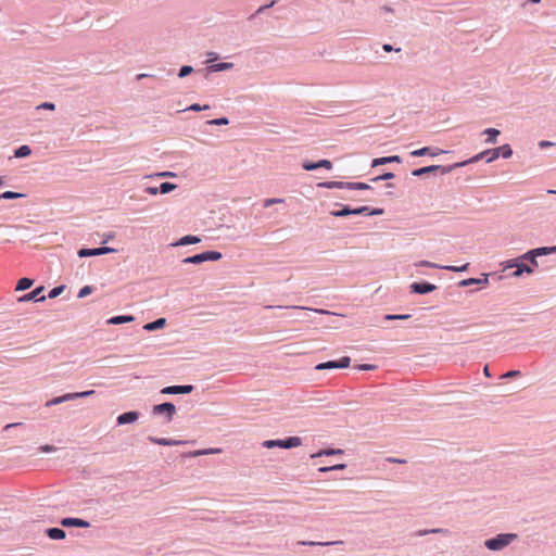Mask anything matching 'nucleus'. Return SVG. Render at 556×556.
I'll use <instances>...</instances> for the list:
<instances>
[{
  "instance_id": "nucleus-1",
  "label": "nucleus",
  "mask_w": 556,
  "mask_h": 556,
  "mask_svg": "<svg viewBox=\"0 0 556 556\" xmlns=\"http://www.w3.org/2000/svg\"><path fill=\"white\" fill-rule=\"evenodd\" d=\"M516 538L517 535L513 533L498 534L496 538L486 540L484 545L491 551H500L509 545Z\"/></svg>"
},
{
  "instance_id": "nucleus-2",
  "label": "nucleus",
  "mask_w": 556,
  "mask_h": 556,
  "mask_svg": "<svg viewBox=\"0 0 556 556\" xmlns=\"http://www.w3.org/2000/svg\"><path fill=\"white\" fill-rule=\"evenodd\" d=\"M301 444L302 440L299 437H290L283 440H266L263 442V446L267 448H293L300 446Z\"/></svg>"
},
{
  "instance_id": "nucleus-3",
  "label": "nucleus",
  "mask_w": 556,
  "mask_h": 556,
  "mask_svg": "<svg viewBox=\"0 0 556 556\" xmlns=\"http://www.w3.org/2000/svg\"><path fill=\"white\" fill-rule=\"evenodd\" d=\"M222 258V253L217 251H206L193 256L186 257L182 262L190 264H200L206 261H218Z\"/></svg>"
},
{
  "instance_id": "nucleus-4",
  "label": "nucleus",
  "mask_w": 556,
  "mask_h": 556,
  "mask_svg": "<svg viewBox=\"0 0 556 556\" xmlns=\"http://www.w3.org/2000/svg\"><path fill=\"white\" fill-rule=\"evenodd\" d=\"M93 393H94L93 390L84 391V392L67 393V394H64V395H61V396H56V397L48 401L46 403V406L50 407L52 405H58V404H61V403L66 402V401H71V400H75V399H80V397H87V396H89V395H91Z\"/></svg>"
},
{
  "instance_id": "nucleus-5",
  "label": "nucleus",
  "mask_w": 556,
  "mask_h": 556,
  "mask_svg": "<svg viewBox=\"0 0 556 556\" xmlns=\"http://www.w3.org/2000/svg\"><path fill=\"white\" fill-rule=\"evenodd\" d=\"M152 413L154 415L165 414L166 420L169 422L173 420L174 415L176 414V407L172 403H163V404L154 405L152 408Z\"/></svg>"
},
{
  "instance_id": "nucleus-6",
  "label": "nucleus",
  "mask_w": 556,
  "mask_h": 556,
  "mask_svg": "<svg viewBox=\"0 0 556 556\" xmlns=\"http://www.w3.org/2000/svg\"><path fill=\"white\" fill-rule=\"evenodd\" d=\"M351 359L348 356L340 358L339 361H329L326 363L318 364L315 369L324 370V369H337V368H348L350 366Z\"/></svg>"
},
{
  "instance_id": "nucleus-7",
  "label": "nucleus",
  "mask_w": 556,
  "mask_h": 556,
  "mask_svg": "<svg viewBox=\"0 0 556 556\" xmlns=\"http://www.w3.org/2000/svg\"><path fill=\"white\" fill-rule=\"evenodd\" d=\"M115 252L113 248L104 247V248H96V249H80L78 251L79 257H87V256H98L102 254H108Z\"/></svg>"
},
{
  "instance_id": "nucleus-8",
  "label": "nucleus",
  "mask_w": 556,
  "mask_h": 556,
  "mask_svg": "<svg viewBox=\"0 0 556 556\" xmlns=\"http://www.w3.org/2000/svg\"><path fill=\"white\" fill-rule=\"evenodd\" d=\"M488 153H491L490 157L486 160L489 163L490 162H493L495 161L498 156H500V149H494L492 151H484V152H481L477 155H475L472 159H470L469 161H466V162H462L459 164H456V166H464L466 165L467 163H472V162H477L479 160H481L485 154Z\"/></svg>"
},
{
  "instance_id": "nucleus-9",
  "label": "nucleus",
  "mask_w": 556,
  "mask_h": 556,
  "mask_svg": "<svg viewBox=\"0 0 556 556\" xmlns=\"http://www.w3.org/2000/svg\"><path fill=\"white\" fill-rule=\"evenodd\" d=\"M417 266H426V267H431V268H443V269H446V270H451V271H464L468 268L469 264H465L460 267L458 266H452V265H448V266H439L434 263H431L429 261H420L419 263L416 264Z\"/></svg>"
},
{
  "instance_id": "nucleus-10",
  "label": "nucleus",
  "mask_w": 556,
  "mask_h": 556,
  "mask_svg": "<svg viewBox=\"0 0 556 556\" xmlns=\"http://www.w3.org/2000/svg\"><path fill=\"white\" fill-rule=\"evenodd\" d=\"M192 390H193V386H191V384L172 386V387H166V388L162 389L161 392L163 394H187V393L192 392Z\"/></svg>"
},
{
  "instance_id": "nucleus-11",
  "label": "nucleus",
  "mask_w": 556,
  "mask_h": 556,
  "mask_svg": "<svg viewBox=\"0 0 556 556\" xmlns=\"http://www.w3.org/2000/svg\"><path fill=\"white\" fill-rule=\"evenodd\" d=\"M410 289L415 293L425 294L434 291L437 286L429 282H414L410 285Z\"/></svg>"
},
{
  "instance_id": "nucleus-12",
  "label": "nucleus",
  "mask_w": 556,
  "mask_h": 556,
  "mask_svg": "<svg viewBox=\"0 0 556 556\" xmlns=\"http://www.w3.org/2000/svg\"><path fill=\"white\" fill-rule=\"evenodd\" d=\"M45 288L43 287H37L36 289H34L31 292L23 295L20 301H43L46 299V296L41 295V293L43 292Z\"/></svg>"
},
{
  "instance_id": "nucleus-13",
  "label": "nucleus",
  "mask_w": 556,
  "mask_h": 556,
  "mask_svg": "<svg viewBox=\"0 0 556 556\" xmlns=\"http://www.w3.org/2000/svg\"><path fill=\"white\" fill-rule=\"evenodd\" d=\"M61 525L63 527H79V528L89 527V523L87 521L79 519V518H64L61 520Z\"/></svg>"
},
{
  "instance_id": "nucleus-14",
  "label": "nucleus",
  "mask_w": 556,
  "mask_h": 556,
  "mask_svg": "<svg viewBox=\"0 0 556 556\" xmlns=\"http://www.w3.org/2000/svg\"><path fill=\"white\" fill-rule=\"evenodd\" d=\"M555 251H556V247L555 248H539V249H534V250H531V251L527 252L526 254L522 255V257H527L528 255H532V263L534 265H538V263L535 261L536 256L543 255V254H547L549 252H555Z\"/></svg>"
},
{
  "instance_id": "nucleus-15",
  "label": "nucleus",
  "mask_w": 556,
  "mask_h": 556,
  "mask_svg": "<svg viewBox=\"0 0 556 556\" xmlns=\"http://www.w3.org/2000/svg\"><path fill=\"white\" fill-rule=\"evenodd\" d=\"M139 418V414L137 412H127L117 417L118 425H125L136 421Z\"/></svg>"
},
{
  "instance_id": "nucleus-16",
  "label": "nucleus",
  "mask_w": 556,
  "mask_h": 556,
  "mask_svg": "<svg viewBox=\"0 0 556 556\" xmlns=\"http://www.w3.org/2000/svg\"><path fill=\"white\" fill-rule=\"evenodd\" d=\"M443 152L444 151H442L440 149L431 150L430 148L425 147V148H421V149H418V150H414L410 153V155H413V156H422V155L429 154V155L435 156V155H439L440 153H443Z\"/></svg>"
},
{
  "instance_id": "nucleus-17",
  "label": "nucleus",
  "mask_w": 556,
  "mask_h": 556,
  "mask_svg": "<svg viewBox=\"0 0 556 556\" xmlns=\"http://www.w3.org/2000/svg\"><path fill=\"white\" fill-rule=\"evenodd\" d=\"M149 440L152 443H155L159 445H165V446L179 445L182 443V441H178V440H170V439H165V438H154V437H149Z\"/></svg>"
},
{
  "instance_id": "nucleus-18",
  "label": "nucleus",
  "mask_w": 556,
  "mask_h": 556,
  "mask_svg": "<svg viewBox=\"0 0 556 556\" xmlns=\"http://www.w3.org/2000/svg\"><path fill=\"white\" fill-rule=\"evenodd\" d=\"M135 320V317L131 315H121V316H114L108 320V324L110 325H121L125 323H131Z\"/></svg>"
},
{
  "instance_id": "nucleus-19",
  "label": "nucleus",
  "mask_w": 556,
  "mask_h": 556,
  "mask_svg": "<svg viewBox=\"0 0 556 556\" xmlns=\"http://www.w3.org/2000/svg\"><path fill=\"white\" fill-rule=\"evenodd\" d=\"M166 325L165 318H159L155 321L148 323L143 326V329L147 331H153L156 329H162Z\"/></svg>"
},
{
  "instance_id": "nucleus-20",
  "label": "nucleus",
  "mask_w": 556,
  "mask_h": 556,
  "mask_svg": "<svg viewBox=\"0 0 556 556\" xmlns=\"http://www.w3.org/2000/svg\"><path fill=\"white\" fill-rule=\"evenodd\" d=\"M382 213H383V210H381V208H375L372 211H369V208L367 206H361V207H357V208H353V214L354 215H361V214L380 215Z\"/></svg>"
},
{
  "instance_id": "nucleus-21",
  "label": "nucleus",
  "mask_w": 556,
  "mask_h": 556,
  "mask_svg": "<svg viewBox=\"0 0 556 556\" xmlns=\"http://www.w3.org/2000/svg\"><path fill=\"white\" fill-rule=\"evenodd\" d=\"M47 535L52 540L65 539V531L59 528H50L46 531Z\"/></svg>"
},
{
  "instance_id": "nucleus-22",
  "label": "nucleus",
  "mask_w": 556,
  "mask_h": 556,
  "mask_svg": "<svg viewBox=\"0 0 556 556\" xmlns=\"http://www.w3.org/2000/svg\"><path fill=\"white\" fill-rule=\"evenodd\" d=\"M439 168H440L439 165H430V166L415 169V170H413L412 174H413V176L420 177L425 174L437 172Z\"/></svg>"
},
{
  "instance_id": "nucleus-23",
  "label": "nucleus",
  "mask_w": 556,
  "mask_h": 556,
  "mask_svg": "<svg viewBox=\"0 0 556 556\" xmlns=\"http://www.w3.org/2000/svg\"><path fill=\"white\" fill-rule=\"evenodd\" d=\"M488 282H489V280H488V277L485 276L483 279H478V278L464 279L458 285L460 287H467V286H470V285H478V283L488 285Z\"/></svg>"
},
{
  "instance_id": "nucleus-24",
  "label": "nucleus",
  "mask_w": 556,
  "mask_h": 556,
  "mask_svg": "<svg viewBox=\"0 0 556 556\" xmlns=\"http://www.w3.org/2000/svg\"><path fill=\"white\" fill-rule=\"evenodd\" d=\"M516 268L517 269L513 273L514 277H520L523 273H528V274L533 273V269L531 267H529L528 265L522 264V263L521 264L517 263Z\"/></svg>"
},
{
  "instance_id": "nucleus-25",
  "label": "nucleus",
  "mask_w": 556,
  "mask_h": 556,
  "mask_svg": "<svg viewBox=\"0 0 556 556\" xmlns=\"http://www.w3.org/2000/svg\"><path fill=\"white\" fill-rule=\"evenodd\" d=\"M34 281L29 278H21L18 281H17V285H16V288L15 290L16 291H23V290H27L29 289L31 286H33Z\"/></svg>"
},
{
  "instance_id": "nucleus-26",
  "label": "nucleus",
  "mask_w": 556,
  "mask_h": 556,
  "mask_svg": "<svg viewBox=\"0 0 556 556\" xmlns=\"http://www.w3.org/2000/svg\"><path fill=\"white\" fill-rule=\"evenodd\" d=\"M30 153L31 149L28 146L24 144L14 151V156L21 159L30 155Z\"/></svg>"
},
{
  "instance_id": "nucleus-27",
  "label": "nucleus",
  "mask_w": 556,
  "mask_h": 556,
  "mask_svg": "<svg viewBox=\"0 0 556 556\" xmlns=\"http://www.w3.org/2000/svg\"><path fill=\"white\" fill-rule=\"evenodd\" d=\"M200 241H201V239L199 237H195V236H185V237H182L179 240L177 245L195 244V243H199Z\"/></svg>"
},
{
  "instance_id": "nucleus-28",
  "label": "nucleus",
  "mask_w": 556,
  "mask_h": 556,
  "mask_svg": "<svg viewBox=\"0 0 556 556\" xmlns=\"http://www.w3.org/2000/svg\"><path fill=\"white\" fill-rule=\"evenodd\" d=\"M346 184L348 182H342V181H327V182L319 184V187H324L327 189H334V188L342 189V188H346Z\"/></svg>"
},
{
  "instance_id": "nucleus-29",
  "label": "nucleus",
  "mask_w": 556,
  "mask_h": 556,
  "mask_svg": "<svg viewBox=\"0 0 556 556\" xmlns=\"http://www.w3.org/2000/svg\"><path fill=\"white\" fill-rule=\"evenodd\" d=\"M483 134L488 135V142L489 143H495L497 136L500 135V130L495 128H488L483 131Z\"/></svg>"
},
{
  "instance_id": "nucleus-30",
  "label": "nucleus",
  "mask_w": 556,
  "mask_h": 556,
  "mask_svg": "<svg viewBox=\"0 0 556 556\" xmlns=\"http://www.w3.org/2000/svg\"><path fill=\"white\" fill-rule=\"evenodd\" d=\"M338 543H342V541L340 542H314V541H300L299 544H302V545H309V546H315V545H323V546H328V545H333V544H338Z\"/></svg>"
},
{
  "instance_id": "nucleus-31",
  "label": "nucleus",
  "mask_w": 556,
  "mask_h": 556,
  "mask_svg": "<svg viewBox=\"0 0 556 556\" xmlns=\"http://www.w3.org/2000/svg\"><path fill=\"white\" fill-rule=\"evenodd\" d=\"M176 188H177V186L172 182H163L159 187L161 193H168V192L175 190Z\"/></svg>"
},
{
  "instance_id": "nucleus-32",
  "label": "nucleus",
  "mask_w": 556,
  "mask_h": 556,
  "mask_svg": "<svg viewBox=\"0 0 556 556\" xmlns=\"http://www.w3.org/2000/svg\"><path fill=\"white\" fill-rule=\"evenodd\" d=\"M231 67H232V63H218V64L212 65L210 67V71L219 72V71L229 70Z\"/></svg>"
},
{
  "instance_id": "nucleus-33",
  "label": "nucleus",
  "mask_w": 556,
  "mask_h": 556,
  "mask_svg": "<svg viewBox=\"0 0 556 556\" xmlns=\"http://www.w3.org/2000/svg\"><path fill=\"white\" fill-rule=\"evenodd\" d=\"M24 194L22 193H17V192H13V191H5L3 193L0 194V200L1 199H5V200H13V199H18V198H22Z\"/></svg>"
},
{
  "instance_id": "nucleus-34",
  "label": "nucleus",
  "mask_w": 556,
  "mask_h": 556,
  "mask_svg": "<svg viewBox=\"0 0 556 556\" xmlns=\"http://www.w3.org/2000/svg\"><path fill=\"white\" fill-rule=\"evenodd\" d=\"M346 188L349 189H358V190H367L370 189V186L365 182H349L346 184Z\"/></svg>"
},
{
  "instance_id": "nucleus-35",
  "label": "nucleus",
  "mask_w": 556,
  "mask_h": 556,
  "mask_svg": "<svg viewBox=\"0 0 556 556\" xmlns=\"http://www.w3.org/2000/svg\"><path fill=\"white\" fill-rule=\"evenodd\" d=\"M220 452H222L220 448H208V450L195 451V452L191 453V455L200 456V455H206V454H216V453H220Z\"/></svg>"
},
{
  "instance_id": "nucleus-36",
  "label": "nucleus",
  "mask_w": 556,
  "mask_h": 556,
  "mask_svg": "<svg viewBox=\"0 0 556 556\" xmlns=\"http://www.w3.org/2000/svg\"><path fill=\"white\" fill-rule=\"evenodd\" d=\"M343 453L342 450H332V448H329V450H323L314 455H312V457H318V456H323V455H333V454H341Z\"/></svg>"
},
{
  "instance_id": "nucleus-37",
  "label": "nucleus",
  "mask_w": 556,
  "mask_h": 556,
  "mask_svg": "<svg viewBox=\"0 0 556 556\" xmlns=\"http://www.w3.org/2000/svg\"><path fill=\"white\" fill-rule=\"evenodd\" d=\"M498 149H500V154H502V156L505 159L510 157L513 154V150L510 149V147L508 144H504V146L500 147Z\"/></svg>"
},
{
  "instance_id": "nucleus-38",
  "label": "nucleus",
  "mask_w": 556,
  "mask_h": 556,
  "mask_svg": "<svg viewBox=\"0 0 556 556\" xmlns=\"http://www.w3.org/2000/svg\"><path fill=\"white\" fill-rule=\"evenodd\" d=\"M331 214L337 217H344V216L353 214V210L345 206L340 211L332 212Z\"/></svg>"
},
{
  "instance_id": "nucleus-39",
  "label": "nucleus",
  "mask_w": 556,
  "mask_h": 556,
  "mask_svg": "<svg viewBox=\"0 0 556 556\" xmlns=\"http://www.w3.org/2000/svg\"><path fill=\"white\" fill-rule=\"evenodd\" d=\"M64 288H65L64 286H59V287L53 288L49 292L48 296L50 299H55L56 296H59L63 292Z\"/></svg>"
},
{
  "instance_id": "nucleus-40",
  "label": "nucleus",
  "mask_w": 556,
  "mask_h": 556,
  "mask_svg": "<svg viewBox=\"0 0 556 556\" xmlns=\"http://www.w3.org/2000/svg\"><path fill=\"white\" fill-rule=\"evenodd\" d=\"M92 292V288L90 286L83 287L78 292V298L83 299L89 295Z\"/></svg>"
},
{
  "instance_id": "nucleus-41",
  "label": "nucleus",
  "mask_w": 556,
  "mask_h": 556,
  "mask_svg": "<svg viewBox=\"0 0 556 556\" xmlns=\"http://www.w3.org/2000/svg\"><path fill=\"white\" fill-rule=\"evenodd\" d=\"M229 121L226 117L215 118L207 122L210 125H227Z\"/></svg>"
},
{
  "instance_id": "nucleus-42",
  "label": "nucleus",
  "mask_w": 556,
  "mask_h": 556,
  "mask_svg": "<svg viewBox=\"0 0 556 556\" xmlns=\"http://www.w3.org/2000/svg\"><path fill=\"white\" fill-rule=\"evenodd\" d=\"M283 199H278V198H273V199H266L264 201V206L265 207H269L271 206L273 204H277V203H283Z\"/></svg>"
},
{
  "instance_id": "nucleus-43",
  "label": "nucleus",
  "mask_w": 556,
  "mask_h": 556,
  "mask_svg": "<svg viewBox=\"0 0 556 556\" xmlns=\"http://www.w3.org/2000/svg\"><path fill=\"white\" fill-rule=\"evenodd\" d=\"M344 468H345V465L340 464V465H334V466H331V467H321V468H319V471L327 472L329 470H342Z\"/></svg>"
},
{
  "instance_id": "nucleus-44",
  "label": "nucleus",
  "mask_w": 556,
  "mask_h": 556,
  "mask_svg": "<svg viewBox=\"0 0 556 556\" xmlns=\"http://www.w3.org/2000/svg\"><path fill=\"white\" fill-rule=\"evenodd\" d=\"M192 71H193V68L191 66L185 65L180 68L178 76L185 77V76L189 75L190 73H192Z\"/></svg>"
},
{
  "instance_id": "nucleus-45",
  "label": "nucleus",
  "mask_w": 556,
  "mask_h": 556,
  "mask_svg": "<svg viewBox=\"0 0 556 556\" xmlns=\"http://www.w3.org/2000/svg\"><path fill=\"white\" fill-rule=\"evenodd\" d=\"M517 263H518V260H508L506 262H503L502 266H503V269L506 270L508 268L516 267Z\"/></svg>"
},
{
  "instance_id": "nucleus-46",
  "label": "nucleus",
  "mask_w": 556,
  "mask_h": 556,
  "mask_svg": "<svg viewBox=\"0 0 556 556\" xmlns=\"http://www.w3.org/2000/svg\"><path fill=\"white\" fill-rule=\"evenodd\" d=\"M50 110V111H54L55 110V105L51 102H43L41 104H39L37 106V110Z\"/></svg>"
},
{
  "instance_id": "nucleus-47",
  "label": "nucleus",
  "mask_w": 556,
  "mask_h": 556,
  "mask_svg": "<svg viewBox=\"0 0 556 556\" xmlns=\"http://www.w3.org/2000/svg\"><path fill=\"white\" fill-rule=\"evenodd\" d=\"M387 163H389V157H388V156L379 157V159H375V160L372 161L371 166H372V167H376V166H378V165H382V164H387Z\"/></svg>"
},
{
  "instance_id": "nucleus-48",
  "label": "nucleus",
  "mask_w": 556,
  "mask_h": 556,
  "mask_svg": "<svg viewBox=\"0 0 556 556\" xmlns=\"http://www.w3.org/2000/svg\"><path fill=\"white\" fill-rule=\"evenodd\" d=\"M392 178H394V174L386 173V174H383L381 176L372 178L371 180L372 181H379V180H386V179H392Z\"/></svg>"
},
{
  "instance_id": "nucleus-49",
  "label": "nucleus",
  "mask_w": 556,
  "mask_h": 556,
  "mask_svg": "<svg viewBox=\"0 0 556 556\" xmlns=\"http://www.w3.org/2000/svg\"><path fill=\"white\" fill-rule=\"evenodd\" d=\"M317 165H318V168L319 167H324V168H327V169H331L332 168V164L329 160H320L319 162H317Z\"/></svg>"
},
{
  "instance_id": "nucleus-50",
  "label": "nucleus",
  "mask_w": 556,
  "mask_h": 556,
  "mask_svg": "<svg viewBox=\"0 0 556 556\" xmlns=\"http://www.w3.org/2000/svg\"><path fill=\"white\" fill-rule=\"evenodd\" d=\"M445 532H446V530H444V529H432V530L419 531L418 535H425V534H428V533H445Z\"/></svg>"
},
{
  "instance_id": "nucleus-51",
  "label": "nucleus",
  "mask_w": 556,
  "mask_h": 556,
  "mask_svg": "<svg viewBox=\"0 0 556 556\" xmlns=\"http://www.w3.org/2000/svg\"><path fill=\"white\" fill-rule=\"evenodd\" d=\"M39 451L42 453H51L55 451V447L53 445L45 444L39 447Z\"/></svg>"
},
{
  "instance_id": "nucleus-52",
  "label": "nucleus",
  "mask_w": 556,
  "mask_h": 556,
  "mask_svg": "<svg viewBox=\"0 0 556 556\" xmlns=\"http://www.w3.org/2000/svg\"><path fill=\"white\" fill-rule=\"evenodd\" d=\"M303 168L305 170H313V169H317L318 165H317V163H311V162L306 161V162L303 163Z\"/></svg>"
},
{
  "instance_id": "nucleus-53",
  "label": "nucleus",
  "mask_w": 556,
  "mask_h": 556,
  "mask_svg": "<svg viewBox=\"0 0 556 556\" xmlns=\"http://www.w3.org/2000/svg\"><path fill=\"white\" fill-rule=\"evenodd\" d=\"M387 320H394V319H407L409 318V315H386L384 317Z\"/></svg>"
},
{
  "instance_id": "nucleus-54",
  "label": "nucleus",
  "mask_w": 556,
  "mask_h": 556,
  "mask_svg": "<svg viewBox=\"0 0 556 556\" xmlns=\"http://www.w3.org/2000/svg\"><path fill=\"white\" fill-rule=\"evenodd\" d=\"M520 371L519 370H510V371H507L506 374H504L502 376V378H514V377H518L520 376Z\"/></svg>"
},
{
  "instance_id": "nucleus-55",
  "label": "nucleus",
  "mask_w": 556,
  "mask_h": 556,
  "mask_svg": "<svg viewBox=\"0 0 556 556\" xmlns=\"http://www.w3.org/2000/svg\"><path fill=\"white\" fill-rule=\"evenodd\" d=\"M210 106L208 105H204V106H201L200 104H192L191 106H189V110L191 111H201V110H206L208 109Z\"/></svg>"
},
{
  "instance_id": "nucleus-56",
  "label": "nucleus",
  "mask_w": 556,
  "mask_h": 556,
  "mask_svg": "<svg viewBox=\"0 0 556 556\" xmlns=\"http://www.w3.org/2000/svg\"><path fill=\"white\" fill-rule=\"evenodd\" d=\"M552 146H554V142H552V141L542 140V141L539 142V147L541 149H545V148H548V147H552Z\"/></svg>"
},
{
  "instance_id": "nucleus-57",
  "label": "nucleus",
  "mask_w": 556,
  "mask_h": 556,
  "mask_svg": "<svg viewBox=\"0 0 556 556\" xmlns=\"http://www.w3.org/2000/svg\"><path fill=\"white\" fill-rule=\"evenodd\" d=\"M159 191H160V189H159V188H156V187H148V188H147V192H148V193H150V194H152V195L157 194V192H159Z\"/></svg>"
},
{
  "instance_id": "nucleus-58",
  "label": "nucleus",
  "mask_w": 556,
  "mask_h": 556,
  "mask_svg": "<svg viewBox=\"0 0 556 556\" xmlns=\"http://www.w3.org/2000/svg\"><path fill=\"white\" fill-rule=\"evenodd\" d=\"M358 368L362 370H371L375 368V366L370 365V364H364V365H361Z\"/></svg>"
},
{
  "instance_id": "nucleus-59",
  "label": "nucleus",
  "mask_w": 556,
  "mask_h": 556,
  "mask_svg": "<svg viewBox=\"0 0 556 556\" xmlns=\"http://www.w3.org/2000/svg\"><path fill=\"white\" fill-rule=\"evenodd\" d=\"M388 157H389V163H392V162L401 163V157L399 155H392V156H388Z\"/></svg>"
},
{
  "instance_id": "nucleus-60",
  "label": "nucleus",
  "mask_w": 556,
  "mask_h": 556,
  "mask_svg": "<svg viewBox=\"0 0 556 556\" xmlns=\"http://www.w3.org/2000/svg\"><path fill=\"white\" fill-rule=\"evenodd\" d=\"M157 176H160V177H173V176H175V174L172 173V172H163V173L157 174Z\"/></svg>"
},
{
  "instance_id": "nucleus-61",
  "label": "nucleus",
  "mask_w": 556,
  "mask_h": 556,
  "mask_svg": "<svg viewBox=\"0 0 556 556\" xmlns=\"http://www.w3.org/2000/svg\"><path fill=\"white\" fill-rule=\"evenodd\" d=\"M382 48L386 52H391L393 50V47L389 43L383 45Z\"/></svg>"
},
{
  "instance_id": "nucleus-62",
  "label": "nucleus",
  "mask_w": 556,
  "mask_h": 556,
  "mask_svg": "<svg viewBox=\"0 0 556 556\" xmlns=\"http://www.w3.org/2000/svg\"><path fill=\"white\" fill-rule=\"evenodd\" d=\"M278 0H274L271 3H269L268 5H265V7H261L258 9V12H262L264 9H267V8H270L273 7Z\"/></svg>"
},
{
  "instance_id": "nucleus-63",
  "label": "nucleus",
  "mask_w": 556,
  "mask_h": 556,
  "mask_svg": "<svg viewBox=\"0 0 556 556\" xmlns=\"http://www.w3.org/2000/svg\"><path fill=\"white\" fill-rule=\"evenodd\" d=\"M21 424L20 422H15V424H9L4 427V429H9V428H12V427H16V426H20Z\"/></svg>"
},
{
  "instance_id": "nucleus-64",
  "label": "nucleus",
  "mask_w": 556,
  "mask_h": 556,
  "mask_svg": "<svg viewBox=\"0 0 556 556\" xmlns=\"http://www.w3.org/2000/svg\"><path fill=\"white\" fill-rule=\"evenodd\" d=\"M390 460H391V462H393V463H399V464H404V463H405V460H402V459H400V458H396V459H395V458H392V459H390Z\"/></svg>"
}]
</instances>
